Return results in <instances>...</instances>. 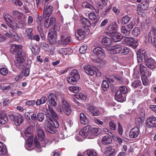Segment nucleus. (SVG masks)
<instances>
[{"label": "nucleus", "instance_id": "obj_45", "mask_svg": "<svg viewBox=\"0 0 156 156\" xmlns=\"http://www.w3.org/2000/svg\"><path fill=\"white\" fill-rule=\"evenodd\" d=\"M82 5L84 8H89L92 10H95L94 8L87 2H84L83 3Z\"/></svg>", "mask_w": 156, "mask_h": 156}, {"label": "nucleus", "instance_id": "obj_39", "mask_svg": "<svg viewBox=\"0 0 156 156\" xmlns=\"http://www.w3.org/2000/svg\"><path fill=\"white\" fill-rule=\"evenodd\" d=\"M7 152V150L6 147L3 146V143L0 141V155H4Z\"/></svg>", "mask_w": 156, "mask_h": 156}, {"label": "nucleus", "instance_id": "obj_52", "mask_svg": "<svg viewBox=\"0 0 156 156\" xmlns=\"http://www.w3.org/2000/svg\"><path fill=\"white\" fill-rule=\"evenodd\" d=\"M80 88L78 87H69V90L71 92L73 93H77L80 90Z\"/></svg>", "mask_w": 156, "mask_h": 156}, {"label": "nucleus", "instance_id": "obj_24", "mask_svg": "<svg viewBox=\"0 0 156 156\" xmlns=\"http://www.w3.org/2000/svg\"><path fill=\"white\" fill-rule=\"evenodd\" d=\"M32 53L35 55H37L40 51V48L35 44H31L30 46Z\"/></svg>", "mask_w": 156, "mask_h": 156}, {"label": "nucleus", "instance_id": "obj_48", "mask_svg": "<svg viewBox=\"0 0 156 156\" xmlns=\"http://www.w3.org/2000/svg\"><path fill=\"white\" fill-rule=\"evenodd\" d=\"M121 33L125 35L129 36L130 34V32L129 30H126L124 26H122L121 28Z\"/></svg>", "mask_w": 156, "mask_h": 156}, {"label": "nucleus", "instance_id": "obj_3", "mask_svg": "<svg viewBox=\"0 0 156 156\" xmlns=\"http://www.w3.org/2000/svg\"><path fill=\"white\" fill-rule=\"evenodd\" d=\"M80 78V75L78 71L73 69L71 71L70 76L67 78V81L70 84H74L76 83Z\"/></svg>", "mask_w": 156, "mask_h": 156}, {"label": "nucleus", "instance_id": "obj_11", "mask_svg": "<svg viewBox=\"0 0 156 156\" xmlns=\"http://www.w3.org/2000/svg\"><path fill=\"white\" fill-rule=\"evenodd\" d=\"M118 28L116 23L114 22L109 25L105 29V32L108 35H111L116 31Z\"/></svg>", "mask_w": 156, "mask_h": 156}, {"label": "nucleus", "instance_id": "obj_12", "mask_svg": "<svg viewBox=\"0 0 156 156\" xmlns=\"http://www.w3.org/2000/svg\"><path fill=\"white\" fill-rule=\"evenodd\" d=\"M16 60L15 62V65L19 69H22L24 66V62L26 59L25 53H22L21 56L16 57Z\"/></svg>", "mask_w": 156, "mask_h": 156}, {"label": "nucleus", "instance_id": "obj_21", "mask_svg": "<svg viewBox=\"0 0 156 156\" xmlns=\"http://www.w3.org/2000/svg\"><path fill=\"white\" fill-rule=\"evenodd\" d=\"M140 133L139 128L137 127L133 128L130 131L129 136L131 138H135L139 135Z\"/></svg>", "mask_w": 156, "mask_h": 156}, {"label": "nucleus", "instance_id": "obj_27", "mask_svg": "<svg viewBox=\"0 0 156 156\" xmlns=\"http://www.w3.org/2000/svg\"><path fill=\"white\" fill-rule=\"evenodd\" d=\"M80 119L81 123L83 125L87 124L88 122V119L87 117L82 113L80 114Z\"/></svg>", "mask_w": 156, "mask_h": 156}, {"label": "nucleus", "instance_id": "obj_60", "mask_svg": "<svg viewBox=\"0 0 156 156\" xmlns=\"http://www.w3.org/2000/svg\"><path fill=\"white\" fill-rule=\"evenodd\" d=\"M0 73L3 76H5L8 73V70L6 68H1L0 69Z\"/></svg>", "mask_w": 156, "mask_h": 156}, {"label": "nucleus", "instance_id": "obj_4", "mask_svg": "<svg viewBox=\"0 0 156 156\" xmlns=\"http://www.w3.org/2000/svg\"><path fill=\"white\" fill-rule=\"evenodd\" d=\"M46 3L45 4L44 7L42 17L44 19V26L46 28L49 27V23H48L49 19V3L48 2L49 0H45Z\"/></svg>", "mask_w": 156, "mask_h": 156}, {"label": "nucleus", "instance_id": "obj_22", "mask_svg": "<svg viewBox=\"0 0 156 156\" xmlns=\"http://www.w3.org/2000/svg\"><path fill=\"white\" fill-rule=\"evenodd\" d=\"M111 38L115 42H118L121 40L122 36L119 33H118L116 31L110 35Z\"/></svg>", "mask_w": 156, "mask_h": 156}, {"label": "nucleus", "instance_id": "obj_61", "mask_svg": "<svg viewBox=\"0 0 156 156\" xmlns=\"http://www.w3.org/2000/svg\"><path fill=\"white\" fill-rule=\"evenodd\" d=\"M113 76L110 75L108 74H107L105 75L106 79L110 83H113L114 80L113 79Z\"/></svg>", "mask_w": 156, "mask_h": 156}, {"label": "nucleus", "instance_id": "obj_1", "mask_svg": "<svg viewBox=\"0 0 156 156\" xmlns=\"http://www.w3.org/2000/svg\"><path fill=\"white\" fill-rule=\"evenodd\" d=\"M49 133H56L57 131L56 128L59 126V124L57 119L58 116L52 108H49Z\"/></svg>", "mask_w": 156, "mask_h": 156}, {"label": "nucleus", "instance_id": "obj_17", "mask_svg": "<svg viewBox=\"0 0 156 156\" xmlns=\"http://www.w3.org/2000/svg\"><path fill=\"white\" fill-rule=\"evenodd\" d=\"M87 29L83 28L81 29L77 30L75 32V36L79 40L83 39L86 36L87 32L86 31Z\"/></svg>", "mask_w": 156, "mask_h": 156}, {"label": "nucleus", "instance_id": "obj_41", "mask_svg": "<svg viewBox=\"0 0 156 156\" xmlns=\"http://www.w3.org/2000/svg\"><path fill=\"white\" fill-rule=\"evenodd\" d=\"M55 25H58L60 27L59 25L56 23L55 18L54 17H52L51 18L49 21V26H52V29L55 27Z\"/></svg>", "mask_w": 156, "mask_h": 156}, {"label": "nucleus", "instance_id": "obj_15", "mask_svg": "<svg viewBox=\"0 0 156 156\" xmlns=\"http://www.w3.org/2000/svg\"><path fill=\"white\" fill-rule=\"evenodd\" d=\"M144 55L146 66L151 69L155 68L156 67V63L155 61L152 58H148L147 57H145L144 54Z\"/></svg>", "mask_w": 156, "mask_h": 156}, {"label": "nucleus", "instance_id": "obj_44", "mask_svg": "<svg viewBox=\"0 0 156 156\" xmlns=\"http://www.w3.org/2000/svg\"><path fill=\"white\" fill-rule=\"evenodd\" d=\"M33 137H28L26 141V145L25 146V148L28 150L27 148L28 147H31L33 145Z\"/></svg>", "mask_w": 156, "mask_h": 156}, {"label": "nucleus", "instance_id": "obj_37", "mask_svg": "<svg viewBox=\"0 0 156 156\" xmlns=\"http://www.w3.org/2000/svg\"><path fill=\"white\" fill-rule=\"evenodd\" d=\"M131 17L128 15H126L122 17L121 23L122 24H126L128 23L130 20Z\"/></svg>", "mask_w": 156, "mask_h": 156}, {"label": "nucleus", "instance_id": "obj_18", "mask_svg": "<svg viewBox=\"0 0 156 156\" xmlns=\"http://www.w3.org/2000/svg\"><path fill=\"white\" fill-rule=\"evenodd\" d=\"M84 69L86 73L92 76L94 75L96 71V67L94 66H91L89 65L85 66L84 67Z\"/></svg>", "mask_w": 156, "mask_h": 156}, {"label": "nucleus", "instance_id": "obj_55", "mask_svg": "<svg viewBox=\"0 0 156 156\" xmlns=\"http://www.w3.org/2000/svg\"><path fill=\"white\" fill-rule=\"evenodd\" d=\"M113 77L120 83H122L124 81V79L119 75L115 74L113 75Z\"/></svg>", "mask_w": 156, "mask_h": 156}, {"label": "nucleus", "instance_id": "obj_42", "mask_svg": "<svg viewBox=\"0 0 156 156\" xmlns=\"http://www.w3.org/2000/svg\"><path fill=\"white\" fill-rule=\"evenodd\" d=\"M37 135L38 139L40 140H42L44 137V134L43 130L39 129L37 130Z\"/></svg>", "mask_w": 156, "mask_h": 156}, {"label": "nucleus", "instance_id": "obj_43", "mask_svg": "<svg viewBox=\"0 0 156 156\" xmlns=\"http://www.w3.org/2000/svg\"><path fill=\"white\" fill-rule=\"evenodd\" d=\"M101 87L104 91H106L108 90L109 88V84L106 80H103Z\"/></svg>", "mask_w": 156, "mask_h": 156}, {"label": "nucleus", "instance_id": "obj_28", "mask_svg": "<svg viewBox=\"0 0 156 156\" xmlns=\"http://www.w3.org/2000/svg\"><path fill=\"white\" fill-rule=\"evenodd\" d=\"M112 140L111 137L108 136H104L102 139L101 142L104 144L106 145L112 143Z\"/></svg>", "mask_w": 156, "mask_h": 156}, {"label": "nucleus", "instance_id": "obj_62", "mask_svg": "<svg viewBox=\"0 0 156 156\" xmlns=\"http://www.w3.org/2000/svg\"><path fill=\"white\" fill-rule=\"evenodd\" d=\"M120 91L124 94H126L128 91L127 88L124 86H122L120 87Z\"/></svg>", "mask_w": 156, "mask_h": 156}, {"label": "nucleus", "instance_id": "obj_46", "mask_svg": "<svg viewBox=\"0 0 156 156\" xmlns=\"http://www.w3.org/2000/svg\"><path fill=\"white\" fill-rule=\"evenodd\" d=\"M70 50H71V49L69 48H63L59 50L58 51L59 53L61 54L66 55L69 54L68 52V51H70Z\"/></svg>", "mask_w": 156, "mask_h": 156}, {"label": "nucleus", "instance_id": "obj_9", "mask_svg": "<svg viewBox=\"0 0 156 156\" xmlns=\"http://www.w3.org/2000/svg\"><path fill=\"white\" fill-rule=\"evenodd\" d=\"M3 17L9 27L14 30L16 28L17 24L14 21L12 20V18L10 15L7 13H5L3 15Z\"/></svg>", "mask_w": 156, "mask_h": 156}, {"label": "nucleus", "instance_id": "obj_13", "mask_svg": "<svg viewBox=\"0 0 156 156\" xmlns=\"http://www.w3.org/2000/svg\"><path fill=\"white\" fill-rule=\"evenodd\" d=\"M9 117L10 119L13 121L15 125L17 126L21 124L23 121V116L20 114H10Z\"/></svg>", "mask_w": 156, "mask_h": 156}, {"label": "nucleus", "instance_id": "obj_16", "mask_svg": "<svg viewBox=\"0 0 156 156\" xmlns=\"http://www.w3.org/2000/svg\"><path fill=\"white\" fill-rule=\"evenodd\" d=\"M147 126L149 128L156 126V118L153 115L150 116L146 122Z\"/></svg>", "mask_w": 156, "mask_h": 156}, {"label": "nucleus", "instance_id": "obj_14", "mask_svg": "<svg viewBox=\"0 0 156 156\" xmlns=\"http://www.w3.org/2000/svg\"><path fill=\"white\" fill-rule=\"evenodd\" d=\"M156 28L153 27L152 30L148 34L146 39L148 40V41L150 43L154 42L156 40Z\"/></svg>", "mask_w": 156, "mask_h": 156}, {"label": "nucleus", "instance_id": "obj_49", "mask_svg": "<svg viewBox=\"0 0 156 156\" xmlns=\"http://www.w3.org/2000/svg\"><path fill=\"white\" fill-rule=\"evenodd\" d=\"M76 98L78 99H81L83 100H85L87 98L86 95L83 94L82 93H80L78 95H75Z\"/></svg>", "mask_w": 156, "mask_h": 156}, {"label": "nucleus", "instance_id": "obj_63", "mask_svg": "<svg viewBox=\"0 0 156 156\" xmlns=\"http://www.w3.org/2000/svg\"><path fill=\"white\" fill-rule=\"evenodd\" d=\"M35 103L34 100L27 101L25 102V104L28 106H32L34 105Z\"/></svg>", "mask_w": 156, "mask_h": 156}, {"label": "nucleus", "instance_id": "obj_58", "mask_svg": "<svg viewBox=\"0 0 156 156\" xmlns=\"http://www.w3.org/2000/svg\"><path fill=\"white\" fill-rule=\"evenodd\" d=\"M140 73L141 74L145 73V72L147 69V68L142 64H140Z\"/></svg>", "mask_w": 156, "mask_h": 156}, {"label": "nucleus", "instance_id": "obj_25", "mask_svg": "<svg viewBox=\"0 0 156 156\" xmlns=\"http://www.w3.org/2000/svg\"><path fill=\"white\" fill-rule=\"evenodd\" d=\"M88 110L94 116L99 115L100 112L98 109L93 106H91L88 107Z\"/></svg>", "mask_w": 156, "mask_h": 156}, {"label": "nucleus", "instance_id": "obj_47", "mask_svg": "<svg viewBox=\"0 0 156 156\" xmlns=\"http://www.w3.org/2000/svg\"><path fill=\"white\" fill-rule=\"evenodd\" d=\"M140 34V29L139 27H136L132 30V34L134 36H138Z\"/></svg>", "mask_w": 156, "mask_h": 156}, {"label": "nucleus", "instance_id": "obj_6", "mask_svg": "<svg viewBox=\"0 0 156 156\" xmlns=\"http://www.w3.org/2000/svg\"><path fill=\"white\" fill-rule=\"evenodd\" d=\"M60 27L58 25H55L53 29H51L49 31V43L51 45L56 42L57 39V32L60 30Z\"/></svg>", "mask_w": 156, "mask_h": 156}, {"label": "nucleus", "instance_id": "obj_26", "mask_svg": "<svg viewBox=\"0 0 156 156\" xmlns=\"http://www.w3.org/2000/svg\"><path fill=\"white\" fill-rule=\"evenodd\" d=\"M61 42L64 45L70 44L72 42L71 38L69 36H63L61 37Z\"/></svg>", "mask_w": 156, "mask_h": 156}, {"label": "nucleus", "instance_id": "obj_8", "mask_svg": "<svg viewBox=\"0 0 156 156\" xmlns=\"http://www.w3.org/2000/svg\"><path fill=\"white\" fill-rule=\"evenodd\" d=\"M22 46L20 45L13 44L10 48V51L13 54L15 55V57L21 56L22 53H25L22 51Z\"/></svg>", "mask_w": 156, "mask_h": 156}, {"label": "nucleus", "instance_id": "obj_35", "mask_svg": "<svg viewBox=\"0 0 156 156\" xmlns=\"http://www.w3.org/2000/svg\"><path fill=\"white\" fill-rule=\"evenodd\" d=\"M101 43L102 44L105 45H109L111 44L112 41L110 38L105 37L102 38Z\"/></svg>", "mask_w": 156, "mask_h": 156}, {"label": "nucleus", "instance_id": "obj_50", "mask_svg": "<svg viewBox=\"0 0 156 156\" xmlns=\"http://www.w3.org/2000/svg\"><path fill=\"white\" fill-rule=\"evenodd\" d=\"M121 54L122 55H127L130 51L129 48L126 47H124L121 51Z\"/></svg>", "mask_w": 156, "mask_h": 156}, {"label": "nucleus", "instance_id": "obj_33", "mask_svg": "<svg viewBox=\"0 0 156 156\" xmlns=\"http://www.w3.org/2000/svg\"><path fill=\"white\" fill-rule=\"evenodd\" d=\"M8 119L7 115L5 114H2L0 115V123L4 124L8 121Z\"/></svg>", "mask_w": 156, "mask_h": 156}, {"label": "nucleus", "instance_id": "obj_20", "mask_svg": "<svg viewBox=\"0 0 156 156\" xmlns=\"http://www.w3.org/2000/svg\"><path fill=\"white\" fill-rule=\"evenodd\" d=\"M91 127L87 126L84 127L79 132V136H81L83 138H86L88 135L90 134V130Z\"/></svg>", "mask_w": 156, "mask_h": 156}, {"label": "nucleus", "instance_id": "obj_29", "mask_svg": "<svg viewBox=\"0 0 156 156\" xmlns=\"http://www.w3.org/2000/svg\"><path fill=\"white\" fill-rule=\"evenodd\" d=\"M134 40V39L131 37H126L124 38L123 42L124 44L130 46L132 44Z\"/></svg>", "mask_w": 156, "mask_h": 156}, {"label": "nucleus", "instance_id": "obj_56", "mask_svg": "<svg viewBox=\"0 0 156 156\" xmlns=\"http://www.w3.org/2000/svg\"><path fill=\"white\" fill-rule=\"evenodd\" d=\"M135 24L136 21L135 20L131 21L129 24L126 25V26L127 28L130 30L133 29Z\"/></svg>", "mask_w": 156, "mask_h": 156}, {"label": "nucleus", "instance_id": "obj_10", "mask_svg": "<svg viewBox=\"0 0 156 156\" xmlns=\"http://www.w3.org/2000/svg\"><path fill=\"white\" fill-rule=\"evenodd\" d=\"M142 3L138 5L137 8V13L139 15H141L143 12L147 9L149 5V0H142Z\"/></svg>", "mask_w": 156, "mask_h": 156}, {"label": "nucleus", "instance_id": "obj_38", "mask_svg": "<svg viewBox=\"0 0 156 156\" xmlns=\"http://www.w3.org/2000/svg\"><path fill=\"white\" fill-rule=\"evenodd\" d=\"M136 54L137 55L138 61L139 62H141L143 61V56L144 57V54L145 55V57H147V54H146L145 51L144 52L142 53V54H141L140 51H138Z\"/></svg>", "mask_w": 156, "mask_h": 156}, {"label": "nucleus", "instance_id": "obj_31", "mask_svg": "<svg viewBox=\"0 0 156 156\" xmlns=\"http://www.w3.org/2000/svg\"><path fill=\"white\" fill-rule=\"evenodd\" d=\"M100 133V131L98 128H93L90 130V134L94 136H96L99 135Z\"/></svg>", "mask_w": 156, "mask_h": 156}, {"label": "nucleus", "instance_id": "obj_23", "mask_svg": "<svg viewBox=\"0 0 156 156\" xmlns=\"http://www.w3.org/2000/svg\"><path fill=\"white\" fill-rule=\"evenodd\" d=\"M49 98H50V102L49 104L51 106H55L57 105V98L56 95L53 94H49Z\"/></svg>", "mask_w": 156, "mask_h": 156}, {"label": "nucleus", "instance_id": "obj_53", "mask_svg": "<svg viewBox=\"0 0 156 156\" xmlns=\"http://www.w3.org/2000/svg\"><path fill=\"white\" fill-rule=\"evenodd\" d=\"M141 79L142 81L143 85L144 86H146L148 84V79L146 76L142 75L141 76Z\"/></svg>", "mask_w": 156, "mask_h": 156}, {"label": "nucleus", "instance_id": "obj_7", "mask_svg": "<svg viewBox=\"0 0 156 156\" xmlns=\"http://www.w3.org/2000/svg\"><path fill=\"white\" fill-rule=\"evenodd\" d=\"M90 54L92 56L95 58H99L100 60L105 55L104 50L100 47H97L94 48L91 52Z\"/></svg>", "mask_w": 156, "mask_h": 156}, {"label": "nucleus", "instance_id": "obj_36", "mask_svg": "<svg viewBox=\"0 0 156 156\" xmlns=\"http://www.w3.org/2000/svg\"><path fill=\"white\" fill-rule=\"evenodd\" d=\"M81 23L83 26L85 27H88L90 25V22L87 19L83 18L81 20Z\"/></svg>", "mask_w": 156, "mask_h": 156}, {"label": "nucleus", "instance_id": "obj_59", "mask_svg": "<svg viewBox=\"0 0 156 156\" xmlns=\"http://www.w3.org/2000/svg\"><path fill=\"white\" fill-rule=\"evenodd\" d=\"M141 84V82L140 80H138L133 82L132 84V86L136 88Z\"/></svg>", "mask_w": 156, "mask_h": 156}, {"label": "nucleus", "instance_id": "obj_32", "mask_svg": "<svg viewBox=\"0 0 156 156\" xmlns=\"http://www.w3.org/2000/svg\"><path fill=\"white\" fill-rule=\"evenodd\" d=\"M24 134L27 137H33L32 129L30 127H28L25 130Z\"/></svg>", "mask_w": 156, "mask_h": 156}, {"label": "nucleus", "instance_id": "obj_54", "mask_svg": "<svg viewBox=\"0 0 156 156\" xmlns=\"http://www.w3.org/2000/svg\"><path fill=\"white\" fill-rule=\"evenodd\" d=\"M87 48V45L86 44H84L80 48L79 51L81 54H84L86 52Z\"/></svg>", "mask_w": 156, "mask_h": 156}, {"label": "nucleus", "instance_id": "obj_2", "mask_svg": "<svg viewBox=\"0 0 156 156\" xmlns=\"http://www.w3.org/2000/svg\"><path fill=\"white\" fill-rule=\"evenodd\" d=\"M58 111L61 114L65 113L67 115H69L71 112V109L68 103L65 100L62 101V107L58 108Z\"/></svg>", "mask_w": 156, "mask_h": 156}, {"label": "nucleus", "instance_id": "obj_30", "mask_svg": "<svg viewBox=\"0 0 156 156\" xmlns=\"http://www.w3.org/2000/svg\"><path fill=\"white\" fill-rule=\"evenodd\" d=\"M115 152V149L112 147H109L105 149V154L108 156H111Z\"/></svg>", "mask_w": 156, "mask_h": 156}, {"label": "nucleus", "instance_id": "obj_40", "mask_svg": "<svg viewBox=\"0 0 156 156\" xmlns=\"http://www.w3.org/2000/svg\"><path fill=\"white\" fill-rule=\"evenodd\" d=\"M25 32L26 34L29 39H32L33 38V34L32 29L31 28L27 29H26Z\"/></svg>", "mask_w": 156, "mask_h": 156}, {"label": "nucleus", "instance_id": "obj_19", "mask_svg": "<svg viewBox=\"0 0 156 156\" xmlns=\"http://www.w3.org/2000/svg\"><path fill=\"white\" fill-rule=\"evenodd\" d=\"M108 49L111 51L113 54H118L122 50V46L119 44H116L109 47Z\"/></svg>", "mask_w": 156, "mask_h": 156}, {"label": "nucleus", "instance_id": "obj_51", "mask_svg": "<svg viewBox=\"0 0 156 156\" xmlns=\"http://www.w3.org/2000/svg\"><path fill=\"white\" fill-rule=\"evenodd\" d=\"M87 154L89 156H98L96 152L94 150H88L86 151Z\"/></svg>", "mask_w": 156, "mask_h": 156}, {"label": "nucleus", "instance_id": "obj_5", "mask_svg": "<svg viewBox=\"0 0 156 156\" xmlns=\"http://www.w3.org/2000/svg\"><path fill=\"white\" fill-rule=\"evenodd\" d=\"M12 16L19 24H23L25 22V16L22 12L15 10L12 12Z\"/></svg>", "mask_w": 156, "mask_h": 156}, {"label": "nucleus", "instance_id": "obj_57", "mask_svg": "<svg viewBox=\"0 0 156 156\" xmlns=\"http://www.w3.org/2000/svg\"><path fill=\"white\" fill-rule=\"evenodd\" d=\"M109 126L111 130H115L116 129V125L114 121H111L109 122Z\"/></svg>", "mask_w": 156, "mask_h": 156}, {"label": "nucleus", "instance_id": "obj_64", "mask_svg": "<svg viewBox=\"0 0 156 156\" xmlns=\"http://www.w3.org/2000/svg\"><path fill=\"white\" fill-rule=\"evenodd\" d=\"M37 117L38 120L39 121L41 122L44 119V116L43 113H40L37 114Z\"/></svg>", "mask_w": 156, "mask_h": 156}, {"label": "nucleus", "instance_id": "obj_34", "mask_svg": "<svg viewBox=\"0 0 156 156\" xmlns=\"http://www.w3.org/2000/svg\"><path fill=\"white\" fill-rule=\"evenodd\" d=\"M116 99L119 102H122L123 101V98L122 96V94L121 93V91L119 90L117 91L115 96Z\"/></svg>", "mask_w": 156, "mask_h": 156}]
</instances>
